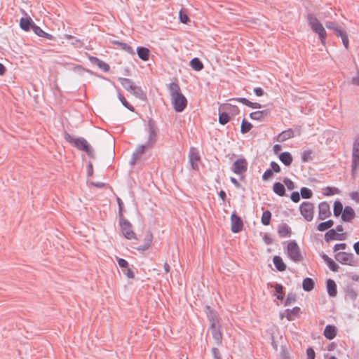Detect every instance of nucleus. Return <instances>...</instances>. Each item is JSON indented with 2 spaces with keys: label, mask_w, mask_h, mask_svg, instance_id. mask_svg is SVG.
<instances>
[{
  "label": "nucleus",
  "mask_w": 359,
  "mask_h": 359,
  "mask_svg": "<svg viewBox=\"0 0 359 359\" xmlns=\"http://www.w3.org/2000/svg\"><path fill=\"white\" fill-rule=\"evenodd\" d=\"M168 89L174 109L177 112L182 111L187 105V100L181 93L179 84L177 82H172L170 83Z\"/></svg>",
  "instance_id": "f257e3e1"
},
{
  "label": "nucleus",
  "mask_w": 359,
  "mask_h": 359,
  "mask_svg": "<svg viewBox=\"0 0 359 359\" xmlns=\"http://www.w3.org/2000/svg\"><path fill=\"white\" fill-rule=\"evenodd\" d=\"M306 19L311 30L318 35L322 44L324 45L327 38V32L323 24L316 15L311 13L308 14Z\"/></svg>",
  "instance_id": "f03ea898"
},
{
  "label": "nucleus",
  "mask_w": 359,
  "mask_h": 359,
  "mask_svg": "<svg viewBox=\"0 0 359 359\" xmlns=\"http://www.w3.org/2000/svg\"><path fill=\"white\" fill-rule=\"evenodd\" d=\"M65 139L79 150L84 151L87 154L93 157V151L88 142L83 137L74 138L71 135L66 133Z\"/></svg>",
  "instance_id": "7ed1b4c3"
},
{
  "label": "nucleus",
  "mask_w": 359,
  "mask_h": 359,
  "mask_svg": "<svg viewBox=\"0 0 359 359\" xmlns=\"http://www.w3.org/2000/svg\"><path fill=\"white\" fill-rule=\"evenodd\" d=\"M119 227L121 234L128 240L137 239L132 224L124 217L119 218Z\"/></svg>",
  "instance_id": "20e7f679"
},
{
  "label": "nucleus",
  "mask_w": 359,
  "mask_h": 359,
  "mask_svg": "<svg viewBox=\"0 0 359 359\" xmlns=\"http://www.w3.org/2000/svg\"><path fill=\"white\" fill-rule=\"evenodd\" d=\"M287 255L294 262H299L303 260L300 248L294 241H291L287 243Z\"/></svg>",
  "instance_id": "39448f33"
},
{
  "label": "nucleus",
  "mask_w": 359,
  "mask_h": 359,
  "mask_svg": "<svg viewBox=\"0 0 359 359\" xmlns=\"http://www.w3.org/2000/svg\"><path fill=\"white\" fill-rule=\"evenodd\" d=\"M314 205L309 201H304L299 205V211L302 217L307 222L313 220L314 217Z\"/></svg>",
  "instance_id": "423d86ee"
},
{
  "label": "nucleus",
  "mask_w": 359,
  "mask_h": 359,
  "mask_svg": "<svg viewBox=\"0 0 359 359\" xmlns=\"http://www.w3.org/2000/svg\"><path fill=\"white\" fill-rule=\"evenodd\" d=\"M351 160L352 173L354 175L359 168V136L354 140L353 143Z\"/></svg>",
  "instance_id": "0eeeda50"
},
{
  "label": "nucleus",
  "mask_w": 359,
  "mask_h": 359,
  "mask_svg": "<svg viewBox=\"0 0 359 359\" xmlns=\"http://www.w3.org/2000/svg\"><path fill=\"white\" fill-rule=\"evenodd\" d=\"M335 259L343 264H347L350 266H355L356 262L354 258V255L352 253L346 252H338L335 255Z\"/></svg>",
  "instance_id": "6e6552de"
},
{
  "label": "nucleus",
  "mask_w": 359,
  "mask_h": 359,
  "mask_svg": "<svg viewBox=\"0 0 359 359\" xmlns=\"http://www.w3.org/2000/svg\"><path fill=\"white\" fill-rule=\"evenodd\" d=\"M231 231L233 233L240 232L243 227V223L239 216L233 212L231 216Z\"/></svg>",
  "instance_id": "1a4fd4ad"
},
{
  "label": "nucleus",
  "mask_w": 359,
  "mask_h": 359,
  "mask_svg": "<svg viewBox=\"0 0 359 359\" xmlns=\"http://www.w3.org/2000/svg\"><path fill=\"white\" fill-rule=\"evenodd\" d=\"M248 162L245 158H239L233 164L232 170L236 174H242L247 170Z\"/></svg>",
  "instance_id": "9d476101"
},
{
  "label": "nucleus",
  "mask_w": 359,
  "mask_h": 359,
  "mask_svg": "<svg viewBox=\"0 0 359 359\" xmlns=\"http://www.w3.org/2000/svg\"><path fill=\"white\" fill-rule=\"evenodd\" d=\"M189 161L194 170L198 169V165L201 161V156L196 148H191L190 150Z\"/></svg>",
  "instance_id": "9b49d317"
},
{
  "label": "nucleus",
  "mask_w": 359,
  "mask_h": 359,
  "mask_svg": "<svg viewBox=\"0 0 359 359\" xmlns=\"http://www.w3.org/2000/svg\"><path fill=\"white\" fill-rule=\"evenodd\" d=\"M331 215L330 208L327 203L321 202L318 205V218L319 219L323 220Z\"/></svg>",
  "instance_id": "f8f14e48"
},
{
  "label": "nucleus",
  "mask_w": 359,
  "mask_h": 359,
  "mask_svg": "<svg viewBox=\"0 0 359 359\" xmlns=\"http://www.w3.org/2000/svg\"><path fill=\"white\" fill-rule=\"evenodd\" d=\"M119 81L123 87L128 91L137 93L140 90V88L135 86L133 82L129 79L121 78L119 79Z\"/></svg>",
  "instance_id": "ddd939ff"
},
{
  "label": "nucleus",
  "mask_w": 359,
  "mask_h": 359,
  "mask_svg": "<svg viewBox=\"0 0 359 359\" xmlns=\"http://www.w3.org/2000/svg\"><path fill=\"white\" fill-rule=\"evenodd\" d=\"M355 216L354 210L350 206H346L341 215V219L344 222H351Z\"/></svg>",
  "instance_id": "4468645a"
},
{
  "label": "nucleus",
  "mask_w": 359,
  "mask_h": 359,
  "mask_svg": "<svg viewBox=\"0 0 359 359\" xmlns=\"http://www.w3.org/2000/svg\"><path fill=\"white\" fill-rule=\"evenodd\" d=\"M89 60L94 65H96L100 69H102L104 72H107L109 71V65L104 62V61L100 60L97 57L90 56Z\"/></svg>",
  "instance_id": "2eb2a0df"
},
{
  "label": "nucleus",
  "mask_w": 359,
  "mask_h": 359,
  "mask_svg": "<svg viewBox=\"0 0 359 359\" xmlns=\"http://www.w3.org/2000/svg\"><path fill=\"white\" fill-rule=\"evenodd\" d=\"M153 241V235L151 232L148 231L144 236V243L142 245H140L137 248V250L140 251H144L148 250L151 246Z\"/></svg>",
  "instance_id": "dca6fc26"
},
{
  "label": "nucleus",
  "mask_w": 359,
  "mask_h": 359,
  "mask_svg": "<svg viewBox=\"0 0 359 359\" xmlns=\"http://www.w3.org/2000/svg\"><path fill=\"white\" fill-rule=\"evenodd\" d=\"M34 25V22L29 17L22 18L20 21V27L25 32L29 31L30 29H32Z\"/></svg>",
  "instance_id": "f3484780"
},
{
  "label": "nucleus",
  "mask_w": 359,
  "mask_h": 359,
  "mask_svg": "<svg viewBox=\"0 0 359 359\" xmlns=\"http://www.w3.org/2000/svg\"><path fill=\"white\" fill-rule=\"evenodd\" d=\"M280 161L286 166H290L292 161L293 157L290 152L285 151L280 153L278 156Z\"/></svg>",
  "instance_id": "a211bd4d"
},
{
  "label": "nucleus",
  "mask_w": 359,
  "mask_h": 359,
  "mask_svg": "<svg viewBox=\"0 0 359 359\" xmlns=\"http://www.w3.org/2000/svg\"><path fill=\"white\" fill-rule=\"evenodd\" d=\"M212 335L216 343L219 345L222 343V334L220 331L219 325L210 327Z\"/></svg>",
  "instance_id": "6ab92c4d"
},
{
  "label": "nucleus",
  "mask_w": 359,
  "mask_h": 359,
  "mask_svg": "<svg viewBox=\"0 0 359 359\" xmlns=\"http://www.w3.org/2000/svg\"><path fill=\"white\" fill-rule=\"evenodd\" d=\"M219 109L224 111L226 113H229L231 115H236L239 113V109L238 107L231 104H224L220 107Z\"/></svg>",
  "instance_id": "aec40b11"
},
{
  "label": "nucleus",
  "mask_w": 359,
  "mask_h": 359,
  "mask_svg": "<svg viewBox=\"0 0 359 359\" xmlns=\"http://www.w3.org/2000/svg\"><path fill=\"white\" fill-rule=\"evenodd\" d=\"M337 335V329L334 325H328L324 330V336L327 339H333Z\"/></svg>",
  "instance_id": "412c9836"
},
{
  "label": "nucleus",
  "mask_w": 359,
  "mask_h": 359,
  "mask_svg": "<svg viewBox=\"0 0 359 359\" xmlns=\"http://www.w3.org/2000/svg\"><path fill=\"white\" fill-rule=\"evenodd\" d=\"M294 137V131L292 129H287L280 133L276 137L278 142H284Z\"/></svg>",
  "instance_id": "4be33fe9"
},
{
  "label": "nucleus",
  "mask_w": 359,
  "mask_h": 359,
  "mask_svg": "<svg viewBox=\"0 0 359 359\" xmlns=\"http://www.w3.org/2000/svg\"><path fill=\"white\" fill-rule=\"evenodd\" d=\"M269 115V111L267 110L262 111H257L252 112L250 114V117L252 120L256 121H262Z\"/></svg>",
  "instance_id": "5701e85b"
},
{
  "label": "nucleus",
  "mask_w": 359,
  "mask_h": 359,
  "mask_svg": "<svg viewBox=\"0 0 359 359\" xmlns=\"http://www.w3.org/2000/svg\"><path fill=\"white\" fill-rule=\"evenodd\" d=\"M278 234L282 238L290 237L291 235V229L286 224H282L278 226Z\"/></svg>",
  "instance_id": "b1692460"
},
{
  "label": "nucleus",
  "mask_w": 359,
  "mask_h": 359,
  "mask_svg": "<svg viewBox=\"0 0 359 359\" xmlns=\"http://www.w3.org/2000/svg\"><path fill=\"white\" fill-rule=\"evenodd\" d=\"M301 310L299 307H294L291 310L286 311V318L291 321L294 320L295 318H298L300 315Z\"/></svg>",
  "instance_id": "393cba45"
},
{
  "label": "nucleus",
  "mask_w": 359,
  "mask_h": 359,
  "mask_svg": "<svg viewBox=\"0 0 359 359\" xmlns=\"http://www.w3.org/2000/svg\"><path fill=\"white\" fill-rule=\"evenodd\" d=\"M327 292L330 296L335 297L337 295V285L333 280H332V279L327 280Z\"/></svg>",
  "instance_id": "a878e982"
},
{
  "label": "nucleus",
  "mask_w": 359,
  "mask_h": 359,
  "mask_svg": "<svg viewBox=\"0 0 359 359\" xmlns=\"http://www.w3.org/2000/svg\"><path fill=\"white\" fill-rule=\"evenodd\" d=\"M325 25L328 29L333 30L337 36L344 32L335 22H327Z\"/></svg>",
  "instance_id": "bb28decb"
},
{
  "label": "nucleus",
  "mask_w": 359,
  "mask_h": 359,
  "mask_svg": "<svg viewBox=\"0 0 359 359\" xmlns=\"http://www.w3.org/2000/svg\"><path fill=\"white\" fill-rule=\"evenodd\" d=\"M32 30L39 36L46 38L49 40L53 39V36L51 34H48L46 32H44L42 29H41L36 24L34 25V26H33Z\"/></svg>",
  "instance_id": "cd10ccee"
},
{
  "label": "nucleus",
  "mask_w": 359,
  "mask_h": 359,
  "mask_svg": "<svg viewBox=\"0 0 359 359\" xmlns=\"http://www.w3.org/2000/svg\"><path fill=\"white\" fill-rule=\"evenodd\" d=\"M273 262L279 271H284L286 269V265L283 261V259L279 256H275L273 259Z\"/></svg>",
  "instance_id": "c85d7f7f"
},
{
  "label": "nucleus",
  "mask_w": 359,
  "mask_h": 359,
  "mask_svg": "<svg viewBox=\"0 0 359 359\" xmlns=\"http://www.w3.org/2000/svg\"><path fill=\"white\" fill-rule=\"evenodd\" d=\"M238 102L250 107L252 109H260L262 107V105L259 103L257 102H252L244 97H240L236 99Z\"/></svg>",
  "instance_id": "c756f323"
},
{
  "label": "nucleus",
  "mask_w": 359,
  "mask_h": 359,
  "mask_svg": "<svg viewBox=\"0 0 359 359\" xmlns=\"http://www.w3.org/2000/svg\"><path fill=\"white\" fill-rule=\"evenodd\" d=\"M137 55L140 59L147 61L149 57V50L144 47H138L137 49Z\"/></svg>",
  "instance_id": "7c9ffc66"
},
{
  "label": "nucleus",
  "mask_w": 359,
  "mask_h": 359,
  "mask_svg": "<svg viewBox=\"0 0 359 359\" xmlns=\"http://www.w3.org/2000/svg\"><path fill=\"white\" fill-rule=\"evenodd\" d=\"M322 257L330 270H332V271H337L338 270V265L327 255H323Z\"/></svg>",
  "instance_id": "2f4dec72"
},
{
  "label": "nucleus",
  "mask_w": 359,
  "mask_h": 359,
  "mask_svg": "<svg viewBox=\"0 0 359 359\" xmlns=\"http://www.w3.org/2000/svg\"><path fill=\"white\" fill-rule=\"evenodd\" d=\"M208 317L210 322V327L219 325V318L216 312L210 311L208 314Z\"/></svg>",
  "instance_id": "473e14b6"
},
{
  "label": "nucleus",
  "mask_w": 359,
  "mask_h": 359,
  "mask_svg": "<svg viewBox=\"0 0 359 359\" xmlns=\"http://www.w3.org/2000/svg\"><path fill=\"white\" fill-rule=\"evenodd\" d=\"M273 191L280 196H283L285 194V187L280 182H276L273 184Z\"/></svg>",
  "instance_id": "72a5a7b5"
},
{
  "label": "nucleus",
  "mask_w": 359,
  "mask_h": 359,
  "mask_svg": "<svg viewBox=\"0 0 359 359\" xmlns=\"http://www.w3.org/2000/svg\"><path fill=\"white\" fill-rule=\"evenodd\" d=\"M190 66L196 71H201L204 67L203 64L197 57H195L190 61Z\"/></svg>",
  "instance_id": "f704fd0d"
},
{
  "label": "nucleus",
  "mask_w": 359,
  "mask_h": 359,
  "mask_svg": "<svg viewBox=\"0 0 359 359\" xmlns=\"http://www.w3.org/2000/svg\"><path fill=\"white\" fill-rule=\"evenodd\" d=\"M302 287L305 291H311L314 287V281L310 278H306L303 280Z\"/></svg>",
  "instance_id": "c9c22d12"
},
{
  "label": "nucleus",
  "mask_w": 359,
  "mask_h": 359,
  "mask_svg": "<svg viewBox=\"0 0 359 359\" xmlns=\"http://www.w3.org/2000/svg\"><path fill=\"white\" fill-rule=\"evenodd\" d=\"M333 224H334V222L332 220L330 219L326 222L320 223L317 226V229L320 231H324L330 229V227H332L333 226Z\"/></svg>",
  "instance_id": "e433bc0d"
},
{
  "label": "nucleus",
  "mask_w": 359,
  "mask_h": 359,
  "mask_svg": "<svg viewBox=\"0 0 359 359\" xmlns=\"http://www.w3.org/2000/svg\"><path fill=\"white\" fill-rule=\"evenodd\" d=\"M156 131L155 128L153 126H150L149 128V141L147 143V146L150 147L156 141Z\"/></svg>",
  "instance_id": "4c0bfd02"
},
{
  "label": "nucleus",
  "mask_w": 359,
  "mask_h": 359,
  "mask_svg": "<svg viewBox=\"0 0 359 359\" xmlns=\"http://www.w3.org/2000/svg\"><path fill=\"white\" fill-rule=\"evenodd\" d=\"M343 205L340 201H335L334 203V215L336 217L339 216L343 212Z\"/></svg>",
  "instance_id": "58836bf2"
},
{
  "label": "nucleus",
  "mask_w": 359,
  "mask_h": 359,
  "mask_svg": "<svg viewBox=\"0 0 359 359\" xmlns=\"http://www.w3.org/2000/svg\"><path fill=\"white\" fill-rule=\"evenodd\" d=\"M274 287L277 299L283 300L284 299L283 287L280 284H276Z\"/></svg>",
  "instance_id": "ea45409f"
},
{
  "label": "nucleus",
  "mask_w": 359,
  "mask_h": 359,
  "mask_svg": "<svg viewBox=\"0 0 359 359\" xmlns=\"http://www.w3.org/2000/svg\"><path fill=\"white\" fill-rule=\"evenodd\" d=\"M271 218V213L270 211L266 210V211L264 212L262 214V219H261L262 223L265 226L269 225L270 224Z\"/></svg>",
  "instance_id": "a19ab883"
},
{
  "label": "nucleus",
  "mask_w": 359,
  "mask_h": 359,
  "mask_svg": "<svg viewBox=\"0 0 359 359\" xmlns=\"http://www.w3.org/2000/svg\"><path fill=\"white\" fill-rule=\"evenodd\" d=\"M252 127V126L250 122L243 119L241 123V132L243 134L246 133L251 130Z\"/></svg>",
  "instance_id": "79ce46f5"
},
{
  "label": "nucleus",
  "mask_w": 359,
  "mask_h": 359,
  "mask_svg": "<svg viewBox=\"0 0 359 359\" xmlns=\"http://www.w3.org/2000/svg\"><path fill=\"white\" fill-rule=\"evenodd\" d=\"M301 196L303 198L309 199L313 196L312 191L306 187H302L300 190Z\"/></svg>",
  "instance_id": "37998d69"
},
{
  "label": "nucleus",
  "mask_w": 359,
  "mask_h": 359,
  "mask_svg": "<svg viewBox=\"0 0 359 359\" xmlns=\"http://www.w3.org/2000/svg\"><path fill=\"white\" fill-rule=\"evenodd\" d=\"M229 121V116L228 113L223 111L222 113L219 114V122L221 124L224 125V124L227 123Z\"/></svg>",
  "instance_id": "c03bdc74"
},
{
  "label": "nucleus",
  "mask_w": 359,
  "mask_h": 359,
  "mask_svg": "<svg viewBox=\"0 0 359 359\" xmlns=\"http://www.w3.org/2000/svg\"><path fill=\"white\" fill-rule=\"evenodd\" d=\"M114 43L115 44L118 45L123 50H126V52L131 53V54H134L133 49L132 48L131 46H130L127 43H121L119 41H114Z\"/></svg>",
  "instance_id": "a18cd8bd"
},
{
  "label": "nucleus",
  "mask_w": 359,
  "mask_h": 359,
  "mask_svg": "<svg viewBox=\"0 0 359 359\" xmlns=\"http://www.w3.org/2000/svg\"><path fill=\"white\" fill-rule=\"evenodd\" d=\"M338 37H340L341 39L342 43L344 46V47L348 49L349 46V41L347 36L346 32L344 31L340 36Z\"/></svg>",
  "instance_id": "49530a36"
},
{
  "label": "nucleus",
  "mask_w": 359,
  "mask_h": 359,
  "mask_svg": "<svg viewBox=\"0 0 359 359\" xmlns=\"http://www.w3.org/2000/svg\"><path fill=\"white\" fill-rule=\"evenodd\" d=\"M148 147V146H144V145H140L139 146L135 152L134 153V156L135 158H139L145 151L146 148Z\"/></svg>",
  "instance_id": "de8ad7c7"
},
{
  "label": "nucleus",
  "mask_w": 359,
  "mask_h": 359,
  "mask_svg": "<svg viewBox=\"0 0 359 359\" xmlns=\"http://www.w3.org/2000/svg\"><path fill=\"white\" fill-rule=\"evenodd\" d=\"M179 17L181 22L184 24H187L189 21V18L187 14L183 11H180L179 13Z\"/></svg>",
  "instance_id": "09e8293b"
},
{
  "label": "nucleus",
  "mask_w": 359,
  "mask_h": 359,
  "mask_svg": "<svg viewBox=\"0 0 359 359\" xmlns=\"http://www.w3.org/2000/svg\"><path fill=\"white\" fill-rule=\"evenodd\" d=\"M118 97H119L120 101L121 102V103L123 104L124 107H126L127 109H128L129 110H130L132 111H134L133 107L127 102V100L123 95H119Z\"/></svg>",
  "instance_id": "8fccbe9b"
},
{
  "label": "nucleus",
  "mask_w": 359,
  "mask_h": 359,
  "mask_svg": "<svg viewBox=\"0 0 359 359\" xmlns=\"http://www.w3.org/2000/svg\"><path fill=\"white\" fill-rule=\"evenodd\" d=\"M312 152L311 151H304L302 155V160L303 162H307L311 160Z\"/></svg>",
  "instance_id": "3c124183"
},
{
  "label": "nucleus",
  "mask_w": 359,
  "mask_h": 359,
  "mask_svg": "<svg viewBox=\"0 0 359 359\" xmlns=\"http://www.w3.org/2000/svg\"><path fill=\"white\" fill-rule=\"evenodd\" d=\"M336 236L337 233L334 229L328 231L325 234V237L327 238V240H335L337 238Z\"/></svg>",
  "instance_id": "603ef678"
},
{
  "label": "nucleus",
  "mask_w": 359,
  "mask_h": 359,
  "mask_svg": "<svg viewBox=\"0 0 359 359\" xmlns=\"http://www.w3.org/2000/svg\"><path fill=\"white\" fill-rule=\"evenodd\" d=\"M117 201V203L118 204V215H119V218H121V217H123V203L121 201V199L120 198H117L116 199Z\"/></svg>",
  "instance_id": "864d4df0"
},
{
  "label": "nucleus",
  "mask_w": 359,
  "mask_h": 359,
  "mask_svg": "<svg viewBox=\"0 0 359 359\" xmlns=\"http://www.w3.org/2000/svg\"><path fill=\"white\" fill-rule=\"evenodd\" d=\"M283 182L286 185L287 188L290 190H292L295 187L294 182L288 178H285Z\"/></svg>",
  "instance_id": "5fc2aeb1"
},
{
  "label": "nucleus",
  "mask_w": 359,
  "mask_h": 359,
  "mask_svg": "<svg viewBox=\"0 0 359 359\" xmlns=\"http://www.w3.org/2000/svg\"><path fill=\"white\" fill-rule=\"evenodd\" d=\"M117 262H118V266L121 268H122L123 270L125 269H128V267L129 266L128 262L126 259H124L118 258L117 259Z\"/></svg>",
  "instance_id": "6e6d98bb"
},
{
  "label": "nucleus",
  "mask_w": 359,
  "mask_h": 359,
  "mask_svg": "<svg viewBox=\"0 0 359 359\" xmlns=\"http://www.w3.org/2000/svg\"><path fill=\"white\" fill-rule=\"evenodd\" d=\"M291 200L294 203H298L300 201V194L297 191H294L290 196Z\"/></svg>",
  "instance_id": "4d7b16f0"
},
{
  "label": "nucleus",
  "mask_w": 359,
  "mask_h": 359,
  "mask_svg": "<svg viewBox=\"0 0 359 359\" xmlns=\"http://www.w3.org/2000/svg\"><path fill=\"white\" fill-rule=\"evenodd\" d=\"M123 271L128 278L133 279L135 278V274L133 271L131 270V269L129 268V266L128 267V269H123Z\"/></svg>",
  "instance_id": "13d9d810"
},
{
  "label": "nucleus",
  "mask_w": 359,
  "mask_h": 359,
  "mask_svg": "<svg viewBox=\"0 0 359 359\" xmlns=\"http://www.w3.org/2000/svg\"><path fill=\"white\" fill-rule=\"evenodd\" d=\"M307 359H315V351L312 348H309L306 350Z\"/></svg>",
  "instance_id": "bf43d9fd"
},
{
  "label": "nucleus",
  "mask_w": 359,
  "mask_h": 359,
  "mask_svg": "<svg viewBox=\"0 0 359 359\" xmlns=\"http://www.w3.org/2000/svg\"><path fill=\"white\" fill-rule=\"evenodd\" d=\"M272 176H273V172L271 170L269 169L264 172V174L262 175V179L264 180H267L270 179Z\"/></svg>",
  "instance_id": "052dcab7"
},
{
  "label": "nucleus",
  "mask_w": 359,
  "mask_h": 359,
  "mask_svg": "<svg viewBox=\"0 0 359 359\" xmlns=\"http://www.w3.org/2000/svg\"><path fill=\"white\" fill-rule=\"evenodd\" d=\"M271 170L274 171L275 172H280V168L276 162H274V161L271 162Z\"/></svg>",
  "instance_id": "680f3d73"
},
{
  "label": "nucleus",
  "mask_w": 359,
  "mask_h": 359,
  "mask_svg": "<svg viewBox=\"0 0 359 359\" xmlns=\"http://www.w3.org/2000/svg\"><path fill=\"white\" fill-rule=\"evenodd\" d=\"M350 197L352 200L355 201L356 203H359V192L353 191L350 194Z\"/></svg>",
  "instance_id": "e2e57ef3"
},
{
  "label": "nucleus",
  "mask_w": 359,
  "mask_h": 359,
  "mask_svg": "<svg viewBox=\"0 0 359 359\" xmlns=\"http://www.w3.org/2000/svg\"><path fill=\"white\" fill-rule=\"evenodd\" d=\"M351 81L353 85L359 86V69L357 71L356 75L352 78Z\"/></svg>",
  "instance_id": "0e129e2a"
},
{
  "label": "nucleus",
  "mask_w": 359,
  "mask_h": 359,
  "mask_svg": "<svg viewBox=\"0 0 359 359\" xmlns=\"http://www.w3.org/2000/svg\"><path fill=\"white\" fill-rule=\"evenodd\" d=\"M346 248V243H338L334 245V250L338 251L339 250H345Z\"/></svg>",
  "instance_id": "69168bd1"
},
{
  "label": "nucleus",
  "mask_w": 359,
  "mask_h": 359,
  "mask_svg": "<svg viewBox=\"0 0 359 359\" xmlns=\"http://www.w3.org/2000/svg\"><path fill=\"white\" fill-rule=\"evenodd\" d=\"M336 190H337L336 189H333L332 187H327L325 188L326 192L325 193V194L327 195V196L333 195V194L337 193L335 191Z\"/></svg>",
  "instance_id": "338daca9"
},
{
  "label": "nucleus",
  "mask_w": 359,
  "mask_h": 359,
  "mask_svg": "<svg viewBox=\"0 0 359 359\" xmlns=\"http://www.w3.org/2000/svg\"><path fill=\"white\" fill-rule=\"evenodd\" d=\"M212 352L213 353L215 359H220L219 350L217 348H213L212 349Z\"/></svg>",
  "instance_id": "774afa93"
}]
</instances>
